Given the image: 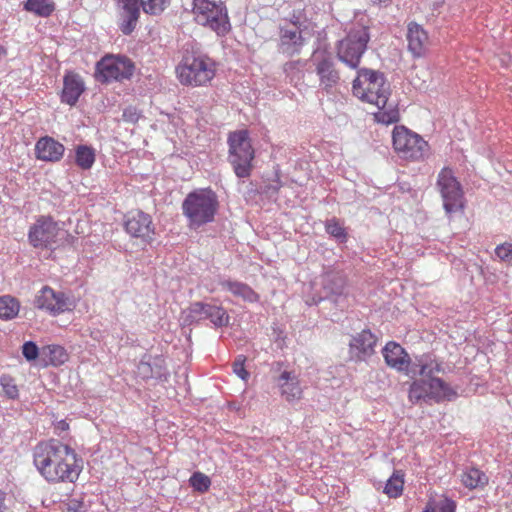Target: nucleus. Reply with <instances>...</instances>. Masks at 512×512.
Masks as SVG:
<instances>
[{
	"label": "nucleus",
	"mask_w": 512,
	"mask_h": 512,
	"mask_svg": "<svg viewBox=\"0 0 512 512\" xmlns=\"http://www.w3.org/2000/svg\"><path fill=\"white\" fill-rule=\"evenodd\" d=\"M322 300V298H319V299H314L312 300V302H308L309 304H317L318 302H320Z\"/></svg>",
	"instance_id": "8fccbe9b"
},
{
	"label": "nucleus",
	"mask_w": 512,
	"mask_h": 512,
	"mask_svg": "<svg viewBox=\"0 0 512 512\" xmlns=\"http://www.w3.org/2000/svg\"><path fill=\"white\" fill-rule=\"evenodd\" d=\"M218 207V197L211 189L190 192L182 203L183 214L189 226L195 229L212 222Z\"/></svg>",
	"instance_id": "20e7f679"
},
{
	"label": "nucleus",
	"mask_w": 512,
	"mask_h": 512,
	"mask_svg": "<svg viewBox=\"0 0 512 512\" xmlns=\"http://www.w3.org/2000/svg\"><path fill=\"white\" fill-rule=\"evenodd\" d=\"M246 360V356L238 355L232 364L233 372L243 381H247L250 377V373L245 368Z\"/></svg>",
	"instance_id": "79ce46f5"
},
{
	"label": "nucleus",
	"mask_w": 512,
	"mask_h": 512,
	"mask_svg": "<svg viewBox=\"0 0 512 512\" xmlns=\"http://www.w3.org/2000/svg\"><path fill=\"white\" fill-rule=\"evenodd\" d=\"M122 118L125 122L136 123L140 118L139 111L132 106H129L123 110Z\"/></svg>",
	"instance_id": "a18cd8bd"
},
{
	"label": "nucleus",
	"mask_w": 512,
	"mask_h": 512,
	"mask_svg": "<svg viewBox=\"0 0 512 512\" xmlns=\"http://www.w3.org/2000/svg\"><path fill=\"white\" fill-rule=\"evenodd\" d=\"M190 486L199 493H205L211 486L210 478L202 472H194L189 479Z\"/></svg>",
	"instance_id": "4c0bfd02"
},
{
	"label": "nucleus",
	"mask_w": 512,
	"mask_h": 512,
	"mask_svg": "<svg viewBox=\"0 0 512 512\" xmlns=\"http://www.w3.org/2000/svg\"><path fill=\"white\" fill-rule=\"evenodd\" d=\"M177 79L184 86L201 87L215 76V62L200 51L186 49L175 69Z\"/></svg>",
	"instance_id": "f03ea898"
},
{
	"label": "nucleus",
	"mask_w": 512,
	"mask_h": 512,
	"mask_svg": "<svg viewBox=\"0 0 512 512\" xmlns=\"http://www.w3.org/2000/svg\"><path fill=\"white\" fill-rule=\"evenodd\" d=\"M228 160L238 178H248L252 171L255 156L247 130L231 132L228 136Z\"/></svg>",
	"instance_id": "423d86ee"
},
{
	"label": "nucleus",
	"mask_w": 512,
	"mask_h": 512,
	"mask_svg": "<svg viewBox=\"0 0 512 512\" xmlns=\"http://www.w3.org/2000/svg\"><path fill=\"white\" fill-rule=\"evenodd\" d=\"M64 152V145L50 136L39 138L35 144V156L40 161L59 162Z\"/></svg>",
	"instance_id": "4be33fe9"
},
{
	"label": "nucleus",
	"mask_w": 512,
	"mask_h": 512,
	"mask_svg": "<svg viewBox=\"0 0 512 512\" xmlns=\"http://www.w3.org/2000/svg\"><path fill=\"white\" fill-rule=\"evenodd\" d=\"M352 91L362 101L374 104L378 108H384L390 96V85L382 73L361 69L353 81Z\"/></svg>",
	"instance_id": "39448f33"
},
{
	"label": "nucleus",
	"mask_w": 512,
	"mask_h": 512,
	"mask_svg": "<svg viewBox=\"0 0 512 512\" xmlns=\"http://www.w3.org/2000/svg\"><path fill=\"white\" fill-rule=\"evenodd\" d=\"M203 320H209L214 328H221L229 324L230 316L220 305L201 301L191 303L187 309L186 322L191 324Z\"/></svg>",
	"instance_id": "f8f14e48"
},
{
	"label": "nucleus",
	"mask_w": 512,
	"mask_h": 512,
	"mask_svg": "<svg viewBox=\"0 0 512 512\" xmlns=\"http://www.w3.org/2000/svg\"><path fill=\"white\" fill-rule=\"evenodd\" d=\"M35 306L52 315H57L71 309L69 298L62 292H56L49 286H44L37 294Z\"/></svg>",
	"instance_id": "f3484780"
},
{
	"label": "nucleus",
	"mask_w": 512,
	"mask_h": 512,
	"mask_svg": "<svg viewBox=\"0 0 512 512\" xmlns=\"http://www.w3.org/2000/svg\"><path fill=\"white\" fill-rule=\"evenodd\" d=\"M43 351L48 356L49 362L54 366L63 364L68 358L65 349L60 345H48Z\"/></svg>",
	"instance_id": "e433bc0d"
},
{
	"label": "nucleus",
	"mask_w": 512,
	"mask_h": 512,
	"mask_svg": "<svg viewBox=\"0 0 512 512\" xmlns=\"http://www.w3.org/2000/svg\"><path fill=\"white\" fill-rule=\"evenodd\" d=\"M68 427H69L68 423L66 421H64V420L59 421L57 423V426H56V428L61 430V431L67 430Z\"/></svg>",
	"instance_id": "de8ad7c7"
},
{
	"label": "nucleus",
	"mask_w": 512,
	"mask_h": 512,
	"mask_svg": "<svg viewBox=\"0 0 512 512\" xmlns=\"http://www.w3.org/2000/svg\"><path fill=\"white\" fill-rule=\"evenodd\" d=\"M220 284L224 290L231 292L235 297L243 301L254 303L259 300V295L246 283L224 280Z\"/></svg>",
	"instance_id": "bb28decb"
},
{
	"label": "nucleus",
	"mask_w": 512,
	"mask_h": 512,
	"mask_svg": "<svg viewBox=\"0 0 512 512\" xmlns=\"http://www.w3.org/2000/svg\"><path fill=\"white\" fill-rule=\"evenodd\" d=\"M437 187L446 213L452 214L463 208V189L450 168L445 167L439 172Z\"/></svg>",
	"instance_id": "9b49d317"
},
{
	"label": "nucleus",
	"mask_w": 512,
	"mask_h": 512,
	"mask_svg": "<svg viewBox=\"0 0 512 512\" xmlns=\"http://www.w3.org/2000/svg\"><path fill=\"white\" fill-rule=\"evenodd\" d=\"M33 462L50 483H74L82 471V460L75 450L56 439L38 443L33 451Z\"/></svg>",
	"instance_id": "f257e3e1"
},
{
	"label": "nucleus",
	"mask_w": 512,
	"mask_h": 512,
	"mask_svg": "<svg viewBox=\"0 0 512 512\" xmlns=\"http://www.w3.org/2000/svg\"><path fill=\"white\" fill-rule=\"evenodd\" d=\"M125 231L133 238L143 243H151L155 235V227L149 214L142 211L129 212L125 217Z\"/></svg>",
	"instance_id": "dca6fc26"
},
{
	"label": "nucleus",
	"mask_w": 512,
	"mask_h": 512,
	"mask_svg": "<svg viewBox=\"0 0 512 512\" xmlns=\"http://www.w3.org/2000/svg\"><path fill=\"white\" fill-rule=\"evenodd\" d=\"M74 161L81 170H90L96 161V150L90 145H77L75 146Z\"/></svg>",
	"instance_id": "c85d7f7f"
},
{
	"label": "nucleus",
	"mask_w": 512,
	"mask_h": 512,
	"mask_svg": "<svg viewBox=\"0 0 512 512\" xmlns=\"http://www.w3.org/2000/svg\"><path fill=\"white\" fill-rule=\"evenodd\" d=\"M442 371V364L439 363L432 354L424 353L416 355L413 358L408 376L412 378L416 376H423L431 379L434 378V373Z\"/></svg>",
	"instance_id": "5701e85b"
},
{
	"label": "nucleus",
	"mask_w": 512,
	"mask_h": 512,
	"mask_svg": "<svg viewBox=\"0 0 512 512\" xmlns=\"http://www.w3.org/2000/svg\"><path fill=\"white\" fill-rule=\"evenodd\" d=\"M193 15L199 25L210 28L218 35H224L230 29L228 12L222 1L193 0Z\"/></svg>",
	"instance_id": "0eeeda50"
},
{
	"label": "nucleus",
	"mask_w": 512,
	"mask_h": 512,
	"mask_svg": "<svg viewBox=\"0 0 512 512\" xmlns=\"http://www.w3.org/2000/svg\"><path fill=\"white\" fill-rule=\"evenodd\" d=\"M370 40L369 26L361 19L351 23L346 36L336 44L339 61L350 69H358Z\"/></svg>",
	"instance_id": "7ed1b4c3"
},
{
	"label": "nucleus",
	"mask_w": 512,
	"mask_h": 512,
	"mask_svg": "<svg viewBox=\"0 0 512 512\" xmlns=\"http://www.w3.org/2000/svg\"><path fill=\"white\" fill-rule=\"evenodd\" d=\"M134 70V63L128 57L106 55L97 62L95 76L101 83H110L130 79Z\"/></svg>",
	"instance_id": "9d476101"
},
{
	"label": "nucleus",
	"mask_w": 512,
	"mask_h": 512,
	"mask_svg": "<svg viewBox=\"0 0 512 512\" xmlns=\"http://www.w3.org/2000/svg\"><path fill=\"white\" fill-rule=\"evenodd\" d=\"M382 355L387 366L397 372L409 374L413 359L400 344L389 341L382 349Z\"/></svg>",
	"instance_id": "aec40b11"
},
{
	"label": "nucleus",
	"mask_w": 512,
	"mask_h": 512,
	"mask_svg": "<svg viewBox=\"0 0 512 512\" xmlns=\"http://www.w3.org/2000/svg\"><path fill=\"white\" fill-rule=\"evenodd\" d=\"M20 310L19 301L9 295L0 297V319L11 320L14 319Z\"/></svg>",
	"instance_id": "7c9ffc66"
},
{
	"label": "nucleus",
	"mask_w": 512,
	"mask_h": 512,
	"mask_svg": "<svg viewBox=\"0 0 512 512\" xmlns=\"http://www.w3.org/2000/svg\"><path fill=\"white\" fill-rule=\"evenodd\" d=\"M6 493L0 489V512H6Z\"/></svg>",
	"instance_id": "49530a36"
},
{
	"label": "nucleus",
	"mask_w": 512,
	"mask_h": 512,
	"mask_svg": "<svg viewBox=\"0 0 512 512\" xmlns=\"http://www.w3.org/2000/svg\"><path fill=\"white\" fill-rule=\"evenodd\" d=\"M380 111L375 115L378 122H381L383 124H392L396 123L399 120V112L398 110L391 108L386 110L384 108H379Z\"/></svg>",
	"instance_id": "a19ab883"
},
{
	"label": "nucleus",
	"mask_w": 512,
	"mask_h": 512,
	"mask_svg": "<svg viewBox=\"0 0 512 512\" xmlns=\"http://www.w3.org/2000/svg\"><path fill=\"white\" fill-rule=\"evenodd\" d=\"M488 481V476L474 467L466 468L461 474L462 484L470 490L483 488L488 484Z\"/></svg>",
	"instance_id": "c756f323"
},
{
	"label": "nucleus",
	"mask_w": 512,
	"mask_h": 512,
	"mask_svg": "<svg viewBox=\"0 0 512 512\" xmlns=\"http://www.w3.org/2000/svg\"><path fill=\"white\" fill-rule=\"evenodd\" d=\"M59 227L49 217H40L29 229L28 240L34 248L52 249L57 243Z\"/></svg>",
	"instance_id": "4468645a"
},
{
	"label": "nucleus",
	"mask_w": 512,
	"mask_h": 512,
	"mask_svg": "<svg viewBox=\"0 0 512 512\" xmlns=\"http://www.w3.org/2000/svg\"><path fill=\"white\" fill-rule=\"evenodd\" d=\"M346 278L337 271L327 272L323 277V288L331 296H335L337 303L339 298L345 296Z\"/></svg>",
	"instance_id": "a878e982"
},
{
	"label": "nucleus",
	"mask_w": 512,
	"mask_h": 512,
	"mask_svg": "<svg viewBox=\"0 0 512 512\" xmlns=\"http://www.w3.org/2000/svg\"><path fill=\"white\" fill-rule=\"evenodd\" d=\"M7 54V50L0 44V60L3 59Z\"/></svg>",
	"instance_id": "09e8293b"
},
{
	"label": "nucleus",
	"mask_w": 512,
	"mask_h": 512,
	"mask_svg": "<svg viewBox=\"0 0 512 512\" xmlns=\"http://www.w3.org/2000/svg\"><path fill=\"white\" fill-rule=\"evenodd\" d=\"M392 144L400 158L418 161L429 152L428 143L417 133L405 126H395L392 131Z\"/></svg>",
	"instance_id": "6e6552de"
},
{
	"label": "nucleus",
	"mask_w": 512,
	"mask_h": 512,
	"mask_svg": "<svg viewBox=\"0 0 512 512\" xmlns=\"http://www.w3.org/2000/svg\"><path fill=\"white\" fill-rule=\"evenodd\" d=\"M120 3V30L124 35H130L140 17V6L147 14L158 15L164 11L168 0H120Z\"/></svg>",
	"instance_id": "1a4fd4ad"
},
{
	"label": "nucleus",
	"mask_w": 512,
	"mask_h": 512,
	"mask_svg": "<svg viewBox=\"0 0 512 512\" xmlns=\"http://www.w3.org/2000/svg\"><path fill=\"white\" fill-rule=\"evenodd\" d=\"M428 388L431 398L438 402L442 400H452L457 396L456 391L451 388L448 383L438 377L428 380Z\"/></svg>",
	"instance_id": "cd10ccee"
},
{
	"label": "nucleus",
	"mask_w": 512,
	"mask_h": 512,
	"mask_svg": "<svg viewBox=\"0 0 512 512\" xmlns=\"http://www.w3.org/2000/svg\"><path fill=\"white\" fill-rule=\"evenodd\" d=\"M376 336L370 330H362L349 342V359L354 362L367 361L375 352Z\"/></svg>",
	"instance_id": "a211bd4d"
},
{
	"label": "nucleus",
	"mask_w": 512,
	"mask_h": 512,
	"mask_svg": "<svg viewBox=\"0 0 512 512\" xmlns=\"http://www.w3.org/2000/svg\"><path fill=\"white\" fill-rule=\"evenodd\" d=\"M299 19L285 22L279 27L278 50L286 56L299 54L304 46V38Z\"/></svg>",
	"instance_id": "2eb2a0df"
},
{
	"label": "nucleus",
	"mask_w": 512,
	"mask_h": 512,
	"mask_svg": "<svg viewBox=\"0 0 512 512\" xmlns=\"http://www.w3.org/2000/svg\"><path fill=\"white\" fill-rule=\"evenodd\" d=\"M24 9L37 16L48 17L53 13L55 7L50 0H27Z\"/></svg>",
	"instance_id": "2f4dec72"
},
{
	"label": "nucleus",
	"mask_w": 512,
	"mask_h": 512,
	"mask_svg": "<svg viewBox=\"0 0 512 512\" xmlns=\"http://www.w3.org/2000/svg\"><path fill=\"white\" fill-rule=\"evenodd\" d=\"M326 232L341 243L347 241V232L337 218L328 219L325 223Z\"/></svg>",
	"instance_id": "c9c22d12"
},
{
	"label": "nucleus",
	"mask_w": 512,
	"mask_h": 512,
	"mask_svg": "<svg viewBox=\"0 0 512 512\" xmlns=\"http://www.w3.org/2000/svg\"><path fill=\"white\" fill-rule=\"evenodd\" d=\"M422 512H456L455 502L445 498L441 500H429Z\"/></svg>",
	"instance_id": "f704fd0d"
},
{
	"label": "nucleus",
	"mask_w": 512,
	"mask_h": 512,
	"mask_svg": "<svg viewBox=\"0 0 512 512\" xmlns=\"http://www.w3.org/2000/svg\"><path fill=\"white\" fill-rule=\"evenodd\" d=\"M0 385L8 398L16 399L18 397L19 391L14 378L4 374L0 377Z\"/></svg>",
	"instance_id": "ea45409f"
},
{
	"label": "nucleus",
	"mask_w": 512,
	"mask_h": 512,
	"mask_svg": "<svg viewBox=\"0 0 512 512\" xmlns=\"http://www.w3.org/2000/svg\"><path fill=\"white\" fill-rule=\"evenodd\" d=\"M407 49L413 58H422L426 56L430 39L428 32L416 22H410L406 31Z\"/></svg>",
	"instance_id": "6ab92c4d"
},
{
	"label": "nucleus",
	"mask_w": 512,
	"mask_h": 512,
	"mask_svg": "<svg viewBox=\"0 0 512 512\" xmlns=\"http://www.w3.org/2000/svg\"><path fill=\"white\" fill-rule=\"evenodd\" d=\"M301 62L289 61L284 64L283 71L290 83H295L302 78Z\"/></svg>",
	"instance_id": "58836bf2"
},
{
	"label": "nucleus",
	"mask_w": 512,
	"mask_h": 512,
	"mask_svg": "<svg viewBox=\"0 0 512 512\" xmlns=\"http://www.w3.org/2000/svg\"><path fill=\"white\" fill-rule=\"evenodd\" d=\"M496 256L503 262L512 264V243H503L495 248Z\"/></svg>",
	"instance_id": "37998d69"
},
{
	"label": "nucleus",
	"mask_w": 512,
	"mask_h": 512,
	"mask_svg": "<svg viewBox=\"0 0 512 512\" xmlns=\"http://www.w3.org/2000/svg\"><path fill=\"white\" fill-rule=\"evenodd\" d=\"M22 353H23V356L28 361H31V360H35L38 357L39 350H38L37 345L34 342L28 341L23 344Z\"/></svg>",
	"instance_id": "c03bdc74"
},
{
	"label": "nucleus",
	"mask_w": 512,
	"mask_h": 512,
	"mask_svg": "<svg viewBox=\"0 0 512 512\" xmlns=\"http://www.w3.org/2000/svg\"><path fill=\"white\" fill-rule=\"evenodd\" d=\"M85 91V83L82 77L76 73L68 72L63 78L61 102L74 106Z\"/></svg>",
	"instance_id": "b1692460"
},
{
	"label": "nucleus",
	"mask_w": 512,
	"mask_h": 512,
	"mask_svg": "<svg viewBox=\"0 0 512 512\" xmlns=\"http://www.w3.org/2000/svg\"><path fill=\"white\" fill-rule=\"evenodd\" d=\"M431 398L428 388V381H414L409 389V400L412 403H417L422 399Z\"/></svg>",
	"instance_id": "72a5a7b5"
},
{
	"label": "nucleus",
	"mask_w": 512,
	"mask_h": 512,
	"mask_svg": "<svg viewBox=\"0 0 512 512\" xmlns=\"http://www.w3.org/2000/svg\"><path fill=\"white\" fill-rule=\"evenodd\" d=\"M136 374L143 380H167L168 372L161 357L144 355L137 365Z\"/></svg>",
	"instance_id": "412c9836"
},
{
	"label": "nucleus",
	"mask_w": 512,
	"mask_h": 512,
	"mask_svg": "<svg viewBox=\"0 0 512 512\" xmlns=\"http://www.w3.org/2000/svg\"><path fill=\"white\" fill-rule=\"evenodd\" d=\"M403 487H404L403 474H400L399 471H396L387 480L383 492L389 498H398L402 495Z\"/></svg>",
	"instance_id": "473e14b6"
},
{
	"label": "nucleus",
	"mask_w": 512,
	"mask_h": 512,
	"mask_svg": "<svg viewBox=\"0 0 512 512\" xmlns=\"http://www.w3.org/2000/svg\"><path fill=\"white\" fill-rule=\"evenodd\" d=\"M281 396L288 402L298 400L302 396V388L298 377L291 371H283L276 379Z\"/></svg>",
	"instance_id": "393cba45"
},
{
	"label": "nucleus",
	"mask_w": 512,
	"mask_h": 512,
	"mask_svg": "<svg viewBox=\"0 0 512 512\" xmlns=\"http://www.w3.org/2000/svg\"><path fill=\"white\" fill-rule=\"evenodd\" d=\"M312 61L319 78L320 89L326 93H331L340 81V74L335 68L332 55L326 51H315Z\"/></svg>",
	"instance_id": "ddd939ff"
}]
</instances>
